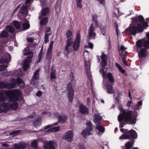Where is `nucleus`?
I'll use <instances>...</instances> for the list:
<instances>
[{
	"instance_id": "de8ad7c7",
	"label": "nucleus",
	"mask_w": 149,
	"mask_h": 149,
	"mask_svg": "<svg viewBox=\"0 0 149 149\" xmlns=\"http://www.w3.org/2000/svg\"><path fill=\"white\" fill-rule=\"evenodd\" d=\"M66 38H69L72 36V33L70 30H68L66 32Z\"/></svg>"
},
{
	"instance_id": "864d4df0",
	"label": "nucleus",
	"mask_w": 149,
	"mask_h": 149,
	"mask_svg": "<svg viewBox=\"0 0 149 149\" xmlns=\"http://www.w3.org/2000/svg\"><path fill=\"white\" fill-rule=\"evenodd\" d=\"M142 26L143 27V29L144 28L145 29H146V28L149 26V25L148 24V23L146 22H145L144 20L143 22L142 23Z\"/></svg>"
},
{
	"instance_id": "cd10ccee",
	"label": "nucleus",
	"mask_w": 149,
	"mask_h": 149,
	"mask_svg": "<svg viewBox=\"0 0 149 149\" xmlns=\"http://www.w3.org/2000/svg\"><path fill=\"white\" fill-rule=\"evenodd\" d=\"M48 21V18L47 17L43 18L40 22V24L41 25H44L47 23Z\"/></svg>"
},
{
	"instance_id": "b1692460",
	"label": "nucleus",
	"mask_w": 149,
	"mask_h": 149,
	"mask_svg": "<svg viewBox=\"0 0 149 149\" xmlns=\"http://www.w3.org/2000/svg\"><path fill=\"white\" fill-rule=\"evenodd\" d=\"M143 40L141 39L137 41L136 43V47L139 49L142 48L143 47Z\"/></svg>"
},
{
	"instance_id": "09e8293b",
	"label": "nucleus",
	"mask_w": 149,
	"mask_h": 149,
	"mask_svg": "<svg viewBox=\"0 0 149 149\" xmlns=\"http://www.w3.org/2000/svg\"><path fill=\"white\" fill-rule=\"evenodd\" d=\"M8 66L4 65H0V72L6 69Z\"/></svg>"
},
{
	"instance_id": "7ed1b4c3",
	"label": "nucleus",
	"mask_w": 149,
	"mask_h": 149,
	"mask_svg": "<svg viewBox=\"0 0 149 149\" xmlns=\"http://www.w3.org/2000/svg\"><path fill=\"white\" fill-rule=\"evenodd\" d=\"M92 23L88 30V37L89 39H95L96 35V33L94 32L95 29L94 25L96 27L99 26V23L97 20L98 15L96 14H93L92 15Z\"/></svg>"
},
{
	"instance_id": "37998d69",
	"label": "nucleus",
	"mask_w": 149,
	"mask_h": 149,
	"mask_svg": "<svg viewBox=\"0 0 149 149\" xmlns=\"http://www.w3.org/2000/svg\"><path fill=\"white\" fill-rule=\"evenodd\" d=\"M21 132V131L20 130H17L12 132L10 133V134L11 135H13V136H15L17 134H19Z\"/></svg>"
},
{
	"instance_id": "a878e982",
	"label": "nucleus",
	"mask_w": 149,
	"mask_h": 149,
	"mask_svg": "<svg viewBox=\"0 0 149 149\" xmlns=\"http://www.w3.org/2000/svg\"><path fill=\"white\" fill-rule=\"evenodd\" d=\"M86 129L89 131H91L93 130L92 124L91 122L89 121L86 123Z\"/></svg>"
},
{
	"instance_id": "412c9836",
	"label": "nucleus",
	"mask_w": 149,
	"mask_h": 149,
	"mask_svg": "<svg viewBox=\"0 0 149 149\" xmlns=\"http://www.w3.org/2000/svg\"><path fill=\"white\" fill-rule=\"evenodd\" d=\"M81 134L83 137H84L85 138H86L88 136L91 135V133L90 131L87 130V129H85L82 131Z\"/></svg>"
},
{
	"instance_id": "5701e85b",
	"label": "nucleus",
	"mask_w": 149,
	"mask_h": 149,
	"mask_svg": "<svg viewBox=\"0 0 149 149\" xmlns=\"http://www.w3.org/2000/svg\"><path fill=\"white\" fill-rule=\"evenodd\" d=\"M8 36V33L6 30L2 31L0 33V38H7Z\"/></svg>"
},
{
	"instance_id": "c85d7f7f",
	"label": "nucleus",
	"mask_w": 149,
	"mask_h": 149,
	"mask_svg": "<svg viewBox=\"0 0 149 149\" xmlns=\"http://www.w3.org/2000/svg\"><path fill=\"white\" fill-rule=\"evenodd\" d=\"M7 98L3 92H0V101H4L6 100Z\"/></svg>"
},
{
	"instance_id": "6e6552de",
	"label": "nucleus",
	"mask_w": 149,
	"mask_h": 149,
	"mask_svg": "<svg viewBox=\"0 0 149 149\" xmlns=\"http://www.w3.org/2000/svg\"><path fill=\"white\" fill-rule=\"evenodd\" d=\"M107 77L110 82L112 83H113L112 84H108L107 85L106 88L107 92L110 94L113 93L114 92L113 86L114 81V78L112 74L110 72H109L107 74Z\"/></svg>"
},
{
	"instance_id": "9d476101",
	"label": "nucleus",
	"mask_w": 149,
	"mask_h": 149,
	"mask_svg": "<svg viewBox=\"0 0 149 149\" xmlns=\"http://www.w3.org/2000/svg\"><path fill=\"white\" fill-rule=\"evenodd\" d=\"M74 133L72 131L68 130L63 135V139L68 142H71L73 141Z\"/></svg>"
},
{
	"instance_id": "603ef678",
	"label": "nucleus",
	"mask_w": 149,
	"mask_h": 149,
	"mask_svg": "<svg viewBox=\"0 0 149 149\" xmlns=\"http://www.w3.org/2000/svg\"><path fill=\"white\" fill-rule=\"evenodd\" d=\"M50 78L51 80L55 79H56L55 74L54 72H51L50 75Z\"/></svg>"
},
{
	"instance_id": "49530a36",
	"label": "nucleus",
	"mask_w": 149,
	"mask_h": 149,
	"mask_svg": "<svg viewBox=\"0 0 149 149\" xmlns=\"http://www.w3.org/2000/svg\"><path fill=\"white\" fill-rule=\"evenodd\" d=\"M52 127V125H47V126H46L45 127H44V128L43 129H41L40 130L38 131H33V132H40L41 131L45 130H47V129L49 128H50Z\"/></svg>"
},
{
	"instance_id": "338daca9",
	"label": "nucleus",
	"mask_w": 149,
	"mask_h": 149,
	"mask_svg": "<svg viewBox=\"0 0 149 149\" xmlns=\"http://www.w3.org/2000/svg\"><path fill=\"white\" fill-rule=\"evenodd\" d=\"M127 48L125 47L124 46L121 45L120 47V50L122 51H124Z\"/></svg>"
},
{
	"instance_id": "423d86ee",
	"label": "nucleus",
	"mask_w": 149,
	"mask_h": 149,
	"mask_svg": "<svg viewBox=\"0 0 149 149\" xmlns=\"http://www.w3.org/2000/svg\"><path fill=\"white\" fill-rule=\"evenodd\" d=\"M143 31L142 24H139L137 26L135 24H131L129 27L128 31L132 35H135L137 33H142Z\"/></svg>"
},
{
	"instance_id": "79ce46f5",
	"label": "nucleus",
	"mask_w": 149,
	"mask_h": 149,
	"mask_svg": "<svg viewBox=\"0 0 149 149\" xmlns=\"http://www.w3.org/2000/svg\"><path fill=\"white\" fill-rule=\"evenodd\" d=\"M52 54L51 52H47V55L46 56V58L48 60H49L51 59L52 57Z\"/></svg>"
},
{
	"instance_id": "680f3d73",
	"label": "nucleus",
	"mask_w": 149,
	"mask_h": 149,
	"mask_svg": "<svg viewBox=\"0 0 149 149\" xmlns=\"http://www.w3.org/2000/svg\"><path fill=\"white\" fill-rule=\"evenodd\" d=\"M102 34L103 35H105V31H106V28L104 27L102 28L101 29Z\"/></svg>"
},
{
	"instance_id": "ea45409f",
	"label": "nucleus",
	"mask_w": 149,
	"mask_h": 149,
	"mask_svg": "<svg viewBox=\"0 0 149 149\" xmlns=\"http://www.w3.org/2000/svg\"><path fill=\"white\" fill-rule=\"evenodd\" d=\"M31 145L33 148L36 149H37L38 142L36 140H34L31 143Z\"/></svg>"
},
{
	"instance_id": "6e6d98bb",
	"label": "nucleus",
	"mask_w": 149,
	"mask_h": 149,
	"mask_svg": "<svg viewBox=\"0 0 149 149\" xmlns=\"http://www.w3.org/2000/svg\"><path fill=\"white\" fill-rule=\"evenodd\" d=\"M85 69L86 70V73L88 75V73L89 72V65L88 64H87L86 63V61H85Z\"/></svg>"
},
{
	"instance_id": "a18cd8bd",
	"label": "nucleus",
	"mask_w": 149,
	"mask_h": 149,
	"mask_svg": "<svg viewBox=\"0 0 149 149\" xmlns=\"http://www.w3.org/2000/svg\"><path fill=\"white\" fill-rule=\"evenodd\" d=\"M25 147L22 144L19 146H18L17 145L15 144L14 146V148L15 149L11 148V149H20V148H24Z\"/></svg>"
},
{
	"instance_id": "72a5a7b5",
	"label": "nucleus",
	"mask_w": 149,
	"mask_h": 149,
	"mask_svg": "<svg viewBox=\"0 0 149 149\" xmlns=\"http://www.w3.org/2000/svg\"><path fill=\"white\" fill-rule=\"evenodd\" d=\"M115 65L118 68L119 71L121 72L122 73L124 74L125 72V71L124 70L120 65L118 64L116 62L115 63Z\"/></svg>"
},
{
	"instance_id": "473e14b6",
	"label": "nucleus",
	"mask_w": 149,
	"mask_h": 149,
	"mask_svg": "<svg viewBox=\"0 0 149 149\" xmlns=\"http://www.w3.org/2000/svg\"><path fill=\"white\" fill-rule=\"evenodd\" d=\"M49 10L48 8L46 7L42 9L41 12V15L42 16H45L49 11Z\"/></svg>"
},
{
	"instance_id": "c9c22d12",
	"label": "nucleus",
	"mask_w": 149,
	"mask_h": 149,
	"mask_svg": "<svg viewBox=\"0 0 149 149\" xmlns=\"http://www.w3.org/2000/svg\"><path fill=\"white\" fill-rule=\"evenodd\" d=\"M13 24L14 26L17 29H19L20 27L19 23L18 21H14L13 22Z\"/></svg>"
},
{
	"instance_id": "a19ab883",
	"label": "nucleus",
	"mask_w": 149,
	"mask_h": 149,
	"mask_svg": "<svg viewBox=\"0 0 149 149\" xmlns=\"http://www.w3.org/2000/svg\"><path fill=\"white\" fill-rule=\"evenodd\" d=\"M53 41H52L50 43L49 47L48 48L47 51L48 52H52L53 48Z\"/></svg>"
},
{
	"instance_id": "69168bd1",
	"label": "nucleus",
	"mask_w": 149,
	"mask_h": 149,
	"mask_svg": "<svg viewBox=\"0 0 149 149\" xmlns=\"http://www.w3.org/2000/svg\"><path fill=\"white\" fill-rule=\"evenodd\" d=\"M88 44L89 47L91 49H93V44L91 42H89Z\"/></svg>"
},
{
	"instance_id": "7c9ffc66",
	"label": "nucleus",
	"mask_w": 149,
	"mask_h": 149,
	"mask_svg": "<svg viewBox=\"0 0 149 149\" xmlns=\"http://www.w3.org/2000/svg\"><path fill=\"white\" fill-rule=\"evenodd\" d=\"M60 129V127L58 126L57 127H54L52 128H50L47 131V132H58Z\"/></svg>"
},
{
	"instance_id": "ddd939ff",
	"label": "nucleus",
	"mask_w": 149,
	"mask_h": 149,
	"mask_svg": "<svg viewBox=\"0 0 149 149\" xmlns=\"http://www.w3.org/2000/svg\"><path fill=\"white\" fill-rule=\"evenodd\" d=\"M138 51V56L140 60L146 58L148 54V52L146 48H142Z\"/></svg>"
},
{
	"instance_id": "5fc2aeb1",
	"label": "nucleus",
	"mask_w": 149,
	"mask_h": 149,
	"mask_svg": "<svg viewBox=\"0 0 149 149\" xmlns=\"http://www.w3.org/2000/svg\"><path fill=\"white\" fill-rule=\"evenodd\" d=\"M8 58H2L0 60V63H3L8 62Z\"/></svg>"
},
{
	"instance_id": "0e129e2a",
	"label": "nucleus",
	"mask_w": 149,
	"mask_h": 149,
	"mask_svg": "<svg viewBox=\"0 0 149 149\" xmlns=\"http://www.w3.org/2000/svg\"><path fill=\"white\" fill-rule=\"evenodd\" d=\"M132 103V101H128L126 104V105L127 107H130L131 105V104Z\"/></svg>"
},
{
	"instance_id": "dca6fc26",
	"label": "nucleus",
	"mask_w": 149,
	"mask_h": 149,
	"mask_svg": "<svg viewBox=\"0 0 149 149\" xmlns=\"http://www.w3.org/2000/svg\"><path fill=\"white\" fill-rule=\"evenodd\" d=\"M67 38L66 42V45L65 46V48L66 54H68L70 52V50L69 49V48L71 46L72 42V38H71L69 37Z\"/></svg>"
},
{
	"instance_id": "8fccbe9b",
	"label": "nucleus",
	"mask_w": 149,
	"mask_h": 149,
	"mask_svg": "<svg viewBox=\"0 0 149 149\" xmlns=\"http://www.w3.org/2000/svg\"><path fill=\"white\" fill-rule=\"evenodd\" d=\"M43 56V54L39 52L38 57V60L37 61V63H38L40 62Z\"/></svg>"
},
{
	"instance_id": "393cba45",
	"label": "nucleus",
	"mask_w": 149,
	"mask_h": 149,
	"mask_svg": "<svg viewBox=\"0 0 149 149\" xmlns=\"http://www.w3.org/2000/svg\"><path fill=\"white\" fill-rule=\"evenodd\" d=\"M102 119V117L100 116L98 114H95L93 120L95 123H97L99 121H101Z\"/></svg>"
},
{
	"instance_id": "39448f33",
	"label": "nucleus",
	"mask_w": 149,
	"mask_h": 149,
	"mask_svg": "<svg viewBox=\"0 0 149 149\" xmlns=\"http://www.w3.org/2000/svg\"><path fill=\"white\" fill-rule=\"evenodd\" d=\"M22 80L21 78H17L16 81H12L10 83H5L2 81H0V89L7 88L11 89L15 88L17 84H19L22 82Z\"/></svg>"
},
{
	"instance_id": "c03bdc74",
	"label": "nucleus",
	"mask_w": 149,
	"mask_h": 149,
	"mask_svg": "<svg viewBox=\"0 0 149 149\" xmlns=\"http://www.w3.org/2000/svg\"><path fill=\"white\" fill-rule=\"evenodd\" d=\"M30 65L29 64H27L24 63L23 64V69L24 71H26L29 68Z\"/></svg>"
},
{
	"instance_id": "f257e3e1",
	"label": "nucleus",
	"mask_w": 149,
	"mask_h": 149,
	"mask_svg": "<svg viewBox=\"0 0 149 149\" xmlns=\"http://www.w3.org/2000/svg\"><path fill=\"white\" fill-rule=\"evenodd\" d=\"M119 109L120 113L118 117V121L120 123L119 127L121 128L126 124L125 122H129L131 124H135L136 122L137 115H133V112L132 110L125 109L120 103L119 104Z\"/></svg>"
},
{
	"instance_id": "2f4dec72",
	"label": "nucleus",
	"mask_w": 149,
	"mask_h": 149,
	"mask_svg": "<svg viewBox=\"0 0 149 149\" xmlns=\"http://www.w3.org/2000/svg\"><path fill=\"white\" fill-rule=\"evenodd\" d=\"M6 29L9 32L11 33H14L15 31L14 28L11 25H8L6 27Z\"/></svg>"
},
{
	"instance_id": "f704fd0d",
	"label": "nucleus",
	"mask_w": 149,
	"mask_h": 149,
	"mask_svg": "<svg viewBox=\"0 0 149 149\" xmlns=\"http://www.w3.org/2000/svg\"><path fill=\"white\" fill-rule=\"evenodd\" d=\"M23 54L24 56L29 55V56L27 57V58H32L33 57V53L31 51L27 52H23Z\"/></svg>"
},
{
	"instance_id": "0eeeda50",
	"label": "nucleus",
	"mask_w": 149,
	"mask_h": 149,
	"mask_svg": "<svg viewBox=\"0 0 149 149\" xmlns=\"http://www.w3.org/2000/svg\"><path fill=\"white\" fill-rule=\"evenodd\" d=\"M66 94L69 101L71 102L72 101L74 95V91L72 87V84L71 82H69L66 85Z\"/></svg>"
},
{
	"instance_id": "e2e57ef3",
	"label": "nucleus",
	"mask_w": 149,
	"mask_h": 149,
	"mask_svg": "<svg viewBox=\"0 0 149 149\" xmlns=\"http://www.w3.org/2000/svg\"><path fill=\"white\" fill-rule=\"evenodd\" d=\"M98 2H99L101 4L104 5L105 4V0H97Z\"/></svg>"
},
{
	"instance_id": "9b49d317",
	"label": "nucleus",
	"mask_w": 149,
	"mask_h": 149,
	"mask_svg": "<svg viewBox=\"0 0 149 149\" xmlns=\"http://www.w3.org/2000/svg\"><path fill=\"white\" fill-rule=\"evenodd\" d=\"M80 34L79 33L77 34L75 40L73 42V48L75 51H77L78 50L80 46Z\"/></svg>"
},
{
	"instance_id": "052dcab7",
	"label": "nucleus",
	"mask_w": 149,
	"mask_h": 149,
	"mask_svg": "<svg viewBox=\"0 0 149 149\" xmlns=\"http://www.w3.org/2000/svg\"><path fill=\"white\" fill-rule=\"evenodd\" d=\"M120 93L119 92H118L117 93V96L115 98V99L118 102L119 101V98L120 96Z\"/></svg>"
},
{
	"instance_id": "4468645a",
	"label": "nucleus",
	"mask_w": 149,
	"mask_h": 149,
	"mask_svg": "<svg viewBox=\"0 0 149 149\" xmlns=\"http://www.w3.org/2000/svg\"><path fill=\"white\" fill-rule=\"evenodd\" d=\"M79 111L82 114L84 115H87L89 113L88 108L84 105L81 104L79 107Z\"/></svg>"
},
{
	"instance_id": "4d7b16f0",
	"label": "nucleus",
	"mask_w": 149,
	"mask_h": 149,
	"mask_svg": "<svg viewBox=\"0 0 149 149\" xmlns=\"http://www.w3.org/2000/svg\"><path fill=\"white\" fill-rule=\"evenodd\" d=\"M50 33V35L52 34V31L50 27H47L46 28V30L45 31V34Z\"/></svg>"
},
{
	"instance_id": "20e7f679",
	"label": "nucleus",
	"mask_w": 149,
	"mask_h": 149,
	"mask_svg": "<svg viewBox=\"0 0 149 149\" xmlns=\"http://www.w3.org/2000/svg\"><path fill=\"white\" fill-rule=\"evenodd\" d=\"M125 133L126 134H122L120 137L119 139H130L129 141H134V139H136L138 137V134L133 129H131L130 130H126Z\"/></svg>"
},
{
	"instance_id": "1a4fd4ad",
	"label": "nucleus",
	"mask_w": 149,
	"mask_h": 149,
	"mask_svg": "<svg viewBox=\"0 0 149 149\" xmlns=\"http://www.w3.org/2000/svg\"><path fill=\"white\" fill-rule=\"evenodd\" d=\"M39 72L40 69H37L34 72L31 81V84L35 86L36 87L37 85V80L39 78Z\"/></svg>"
},
{
	"instance_id": "bb28decb",
	"label": "nucleus",
	"mask_w": 149,
	"mask_h": 149,
	"mask_svg": "<svg viewBox=\"0 0 149 149\" xmlns=\"http://www.w3.org/2000/svg\"><path fill=\"white\" fill-rule=\"evenodd\" d=\"M143 48H146V49H149V41L148 40H143Z\"/></svg>"
},
{
	"instance_id": "aec40b11",
	"label": "nucleus",
	"mask_w": 149,
	"mask_h": 149,
	"mask_svg": "<svg viewBox=\"0 0 149 149\" xmlns=\"http://www.w3.org/2000/svg\"><path fill=\"white\" fill-rule=\"evenodd\" d=\"M28 7V6L27 5H22L19 10L20 13L22 14L26 13Z\"/></svg>"
},
{
	"instance_id": "774afa93",
	"label": "nucleus",
	"mask_w": 149,
	"mask_h": 149,
	"mask_svg": "<svg viewBox=\"0 0 149 149\" xmlns=\"http://www.w3.org/2000/svg\"><path fill=\"white\" fill-rule=\"evenodd\" d=\"M79 146L80 149H86L84 146L83 145L79 144Z\"/></svg>"
},
{
	"instance_id": "f8f14e48",
	"label": "nucleus",
	"mask_w": 149,
	"mask_h": 149,
	"mask_svg": "<svg viewBox=\"0 0 149 149\" xmlns=\"http://www.w3.org/2000/svg\"><path fill=\"white\" fill-rule=\"evenodd\" d=\"M132 20V24L137 25L138 24H141L144 21L143 17L141 15L132 17L131 19Z\"/></svg>"
},
{
	"instance_id": "4be33fe9",
	"label": "nucleus",
	"mask_w": 149,
	"mask_h": 149,
	"mask_svg": "<svg viewBox=\"0 0 149 149\" xmlns=\"http://www.w3.org/2000/svg\"><path fill=\"white\" fill-rule=\"evenodd\" d=\"M2 102V107H3L6 111H9L10 108V104L9 102L8 103H5L4 101H3Z\"/></svg>"
},
{
	"instance_id": "6ab92c4d",
	"label": "nucleus",
	"mask_w": 149,
	"mask_h": 149,
	"mask_svg": "<svg viewBox=\"0 0 149 149\" xmlns=\"http://www.w3.org/2000/svg\"><path fill=\"white\" fill-rule=\"evenodd\" d=\"M45 149H55V147L54 146V143L52 141H49L47 144V146L44 147Z\"/></svg>"
},
{
	"instance_id": "bf43d9fd",
	"label": "nucleus",
	"mask_w": 149,
	"mask_h": 149,
	"mask_svg": "<svg viewBox=\"0 0 149 149\" xmlns=\"http://www.w3.org/2000/svg\"><path fill=\"white\" fill-rule=\"evenodd\" d=\"M31 58H29L27 57L24 61V63L27 64H29V63H30L31 61Z\"/></svg>"
},
{
	"instance_id": "f03ea898",
	"label": "nucleus",
	"mask_w": 149,
	"mask_h": 149,
	"mask_svg": "<svg viewBox=\"0 0 149 149\" xmlns=\"http://www.w3.org/2000/svg\"><path fill=\"white\" fill-rule=\"evenodd\" d=\"M5 94L9 98V101L14 102L10 104V108L16 110L18 108V104L16 102L19 101V97L21 96L20 91L17 90H12L6 91Z\"/></svg>"
},
{
	"instance_id": "e433bc0d",
	"label": "nucleus",
	"mask_w": 149,
	"mask_h": 149,
	"mask_svg": "<svg viewBox=\"0 0 149 149\" xmlns=\"http://www.w3.org/2000/svg\"><path fill=\"white\" fill-rule=\"evenodd\" d=\"M76 4V6L78 8H81L82 5L81 4L82 0H75Z\"/></svg>"
},
{
	"instance_id": "58836bf2",
	"label": "nucleus",
	"mask_w": 149,
	"mask_h": 149,
	"mask_svg": "<svg viewBox=\"0 0 149 149\" xmlns=\"http://www.w3.org/2000/svg\"><path fill=\"white\" fill-rule=\"evenodd\" d=\"M23 30H26L28 29L30 27L29 24L28 23H24L22 24Z\"/></svg>"
},
{
	"instance_id": "2eb2a0df",
	"label": "nucleus",
	"mask_w": 149,
	"mask_h": 149,
	"mask_svg": "<svg viewBox=\"0 0 149 149\" xmlns=\"http://www.w3.org/2000/svg\"><path fill=\"white\" fill-rule=\"evenodd\" d=\"M58 122L53 124V125H55L57 124L58 123L61 124H63L65 123L67 119V117L65 115H59L58 116Z\"/></svg>"
},
{
	"instance_id": "4c0bfd02",
	"label": "nucleus",
	"mask_w": 149,
	"mask_h": 149,
	"mask_svg": "<svg viewBox=\"0 0 149 149\" xmlns=\"http://www.w3.org/2000/svg\"><path fill=\"white\" fill-rule=\"evenodd\" d=\"M96 129L100 132H104L105 131L104 128L102 126H100V125L97 126Z\"/></svg>"
},
{
	"instance_id": "3c124183",
	"label": "nucleus",
	"mask_w": 149,
	"mask_h": 149,
	"mask_svg": "<svg viewBox=\"0 0 149 149\" xmlns=\"http://www.w3.org/2000/svg\"><path fill=\"white\" fill-rule=\"evenodd\" d=\"M50 35V33L46 34L45 36V43L49 41V36Z\"/></svg>"
},
{
	"instance_id": "c756f323",
	"label": "nucleus",
	"mask_w": 149,
	"mask_h": 149,
	"mask_svg": "<svg viewBox=\"0 0 149 149\" xmlns=\"http://www.w3.org/2000/svg\"><path fill=\"white\" fill-rule=\"evenodd\" d=\"M33 125L34 127L37 128L38 126L39 127L41 125L40 120L38 119L36 120L33 122Z\"/></svg>"
},
{
	"instance_id": "f3484780",
	"label": "nucleus",
	"mask_w": 149,
	"mask_h": 149,
	"mask_svg": "<svg viewBox=\"0 0 149 149\" xmlns=\"http://www.w3.org/2000/svg\"><path fill=\"white\" fill-rule=\"evenodd\" d=\"M101 58L102 61L101 62L100 64L102 67L105 68L107 65V60L106 55L104 54L103 53H102Z\"/></svg>"
},
{
	"instance_id": "a211bd4d",
	"label": "nucleus",
	"mask_w": 149,
	"mask_h": 149,
	"mask_svg": "<svg viewBox=\"0 0 149 149\" xmlns=\"http://www.w3.org/2000/svg\"><path fill=\"white\" fill-rule=\"evenodd\" d=\"M134 141H127L125 144V148L123 149H131L134 146Z\"/></svg>"
},
{
	"instance_id": "13d9d810",
	"label": "nucleus",
	"mask_w": 149,
	"mask_h": 149,
	"mask_svg": "<svg viewBox=\"0 0 149 149\" xmlns=\"http://www.w3.org/2000/svg\"><path fill=\"white\" fill-rule=\"evenodd\" d=\"M104 68L102 67L99 70L100 72L102 74V76H104L106 74V72H104Z\"/></svg>"
}]
</instances>
